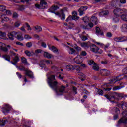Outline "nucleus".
Segmentation results:
<instances>
[{"mask_svg":"<svg viewBox=\"0 0 127 127\" xmlns=\"http://www.w3.org/2000/svg\"><path fill=\"white\" fill-rule=\"evenodd\" d=\"M47 82L50 88L54 90L56 93H66V86L64 85H61L58 88V82L56 81V79L55 78V76L54 75H50L48 77Z\"/></svg>","mask_w":127,"mask_h":127,"instance_id":"obj_1","label":"nucleus"},{"mask_svg":"<svg viewBox=\"0 0 127 127\" xmlns=\"http://www.w3.org/2000/svg\"><path fill=\"white\" fill-rule=\"evenodd\" d=\"M105 97L111 103H116L115 100H118V99L116 98V96H115V94L114 93L106 95H105Z\"/></svg>","mask_w":127,"mask_h":127,"instance_id":"obj_2","label":"nucleus"},{"mask_svg":"<svg viewBox=\"0 0 127 127\" xmlns=\"http://www.w3.org/2000/svg\"><path fill=\"white\" fill-rule=\"evenodd\" d=\"M47 3L44 1V0H41L40 2V5L38 4H35V7L37 8H41L42 9H43L45 8V5H46Z\"/></svg>","mask_w":127,"mask_h":127,"instance_id":"obj_3","label":"nucleus"},{"mask_svg":"<svg viewBox=\"0 0 127 127\" xmlns=\"http://www.w3.org/2000/svg\"><path fill=\"white\" fill-rule=\"evenodd\" d=\"M121 124H127V118L125 116H123L119 121L117 126L119 127Z\"/></svg>","mask_w":127,"mask_h":127,"instance_id":"obj_4","label":"nucleus"},{"mask_svg":"<svg viewBox=\"0 0 127 127\" xmlns=\"http://www.w3.org/2000/svg\"><path fill=\"white\" fill-rule=\"evenodd\" d=\"M88 7L87 6H81L79 9H78V12H79V15L80 16H82V15H84L85 14V11L88 9Z\"/></svg>","mask_w":127,"mask_h":127,"instance_id":"obj_5","label":"nucleus"},{"mask_svg":"<svg viewBox=\"0 0 127 127\" xmlns=\"http://www.w3.org/2000/svg\"><path fill=\"white\" fill-rule=\"evenodd\" d=\"M10 109H11L10 105L9 104H6L2 108V112L4 114H7V113H8L10 111Z\"/></svg>","mask_w":127,"mask_h":127,"instance_id":"obj_6","label":"nucleus"},{"mask_svg":"<svg viewBox=\"0 0 127 127\" xmlns=\"http://www.w3.org/2000/svg\"><path fill=\"white\" fill-rule=\"evenodd\" d=\"M113 12L116 16H120L121 14H123L124 11L120 8H116L114 10Z\"/></svg>","mask_w":127,"mask_h":127,"instance_id":"obj_7","label":"nucleus"},{"mask_svg":"<svg viewBox=\"0 0 127 127\" xmlns=\"http://www.w3.org/2000/svg\"><path fill=\"white\" fill-rule=\"evenodd\" d=\"M4 14L0 13V18H1V22H3V21H6L8 22H11V20L7 17H4Z\"/></svg>","mask_w":127,"mask_h":127,"instance_id":"obj_8","label":"nucleus"},{"mask_svg":"<svg viewBox=\"0 0 127 127\" xmlns=\"http://www.w3.org/2000/svg\"><path fill=\"white\" fill-rule=\"evenodd\" d=\"M114 40L116 42H124V41H127V38L126 37H115Z\"/></svg>","mask_w":127,"mask_h":127,"instance_id":"obj_9","label":"nucleus"},{"mask_svg":"<svg viewBox=\"0 0 127 127\" xmlns=\"http://www.w3.org/2000/svg\"><path fill=\"white\" fill-rule=\"evenodd\" d=\"M16 35H17V32L13 31L8 34V37L10 40H14V36L15 37Z\"/></svg>","mask_w":127,"mask_h":127,"instance_id":"obj_10","label":"nucleus"},{"mask_svg":"<svg viewBox=\"0 0 127 127\" xmlns=\"http://www.w3.org/2000/svg\"><path fill=\"white\" fill-rule=\"evenodd\" d=\"M74 62L76 64H81L83 62V58L81 56H77L75 58H74Z\"/></svg>","mask_w":127,"mask_h":127,"instance_id":"obj_11","label":"nucleus"},{"mask_svg":"<svg viewBox=\"0 0 127 127\" xmlns=\"http://www.w3.org/2000/svg\"><path fill=\"white\" fill-rule=\"evenodd\" d=\"M90 21L91 22H92V23H94L95 25H97V24L99 23V20H98V18L95 16H92L90 18Z\"/></svg>","mask_w":127,"mask_h":127,"instance_id":"obj_12","label":"nucleus"},{"mask_svg":"<svg viewBox=\"0 0 127 127\" xmlns=\"http://www.w3.org/2000/svg\"><path fill=\"white\" fill-rule=\"evenodd\" d=\"M96 34L98 36L101 35V36H104V32L99 27H96Z\"/></svg>","mask_w":127,"mask_h":127,"instance_id":"obj_13","label":"nucleus"},{"mask_svg":"<svg viewBox=\"0 0 127 127\" xmlns=\"http://www.w3.org/2000/svg\"><path fill=\"white\" fill-rule=\"evenodd\" d=\"M86 33L85 32H83L82 33V34L79 35V37L83 40V41H86L88 39V37L89 36V35L87 34L86 36L84 35Z\"/></svg>","mask_w":127,"mask_h":127,"instance_id":"obj_14","label":"nucleus"},{"mask_svg":"<svg viewBox=\"0 0 127 127\" xmlns=\"http://www.w3.org/2000/svg\"><path fill=\"white\" fill-rule=\"evenodd\" d=\"M99 47H97L95 44H93L90 46V49L92 51V52H94L95 53H96L97 51L98 50V48Z\"/></svg>","mask_w":127,"mask_h":127,"instance_id":"obj_15","label":"nucleus"},{"mask_svg":"<svg viewBox=\"0 0 127 127\" xmlns=\"http://www.w3.org/2000/svg\"><path fill=\"white\" fill-rule=\"evenodd\" d=\"M101 74L102 76H109L110 75V71L106 69H102L101 70Z\"/></svg>","mask_w":127,"mask_h":127,"instance_id":"obj_16","label":"nucleus"},{"mask_svg":"<svg viewBox=\"0 0 127 127\" xmlns=\"http://www.w3.org/2000/svg\"><path fill=\"white\" fill-rule=\"evenodd\" d=\"M72 18L73 19V20H78L79 18H80V17L78 16V13L76 11H73L72 12Z\"/></svg>","mask_w":127,"mask_h":127,"instance_id":"obj_17","label":"nucleus"},{"mask_svg":"<svg viewBox=\"0 0 127 127\" xmlns=\"http://www.w3.org/2000/svg\"><path fill=\"white\" fill-rule=\"evenodd\" d=\"M59 8L58 7V6H52L49 9V11L50 12H52V13H55V11L57 10Z\"/></svg>","mask_w":127,"mask_h":127,"instance_id":"obj_18","label":"nucleus"},{"mask_svg":"<svg viewBox=\"0 0 127 127\" xmlns=\"http://www.w3.org/2000/svg\"><path fill=\"white\" fill-rule=\"evenodd\" d=\"M26 75L28 76L29 78H31V79H33V78H34L33 73L30 70H26Z\"/></svg>","mask_w":127,"mask_h":127,"instance_id":"obj_19","label":"nucleus"},{"mask_svg":"<svg viewBox=\"0 0 127 127\" xmlns=\"http://www.w3.org/2000/svg\"><path fill=\"white\" fill-rule=\"evenodd\" d=\"M13 61L11 62V63H12V64H13V65H16V63H17V62H18L19 61V58L18 57V56H16L14 59H13Z\"/></svg>","mask_w":127,"mask_h":127,"instance_id":"obj_20","label":"nucleus"},{"mask_svg":"<svg viewBox=\"0 0 127 127\" xmlns=\"http://www.w3.org/2000/svg\"><path fill=\"white\" fill-rule=\"evenodd\" d=\"M33 29L36 32H40L42 30V28L40 26H36L33 27Z\"/></svg>","mask_w":127,"mask_h":127,"instance_id":"obj_21","label":"nucleus"},{"mask_svg":"<svg viewBox=\"0 0 127 127\" xmlns=\"http://www.w3.org/2000/svg\"><path fill=\"white\" fill-rule=\"evenodd\" d=\"M121 31L122 32H127V24H124L121 27Z\"/></svg>","mask_w":127,"mask_h":127,"instance_id":"obj_22","label":"nucleus"},{"mask_svg":"<svg viewBox=\"0 0 127 127\" xmlns=\"http://www.w3.org/2000/svg\"><path fill=\"white\" fill-rule=\"evenodd\" d=\"M15 37L18 40H19V41H22V40L24 39V37L22 36V35H21V34H17V36H16Z\"/></svg>","mask_w":127,"mask_h":127,"instance_id":"obj_23","label":"nucleus"},{"mask_svg":"<svg viewBox=\"0 0 127 127\" xmlns=\"http://www.w3.org/2000/svg\"><path fill=\"white\" fill-rule=\"evenodd\" d=\"M21 61L22 63H24V64H26V65H29L30 64L27 62V60L25 57H22L21 58Z\"/></svg>","mask_w":127,"mask_h":127,"instance_id":"obj_24","label":"nucleus"},{"mask_svg":"<svg viewBox=\"0 0 127 127\" xmlns=\"http://www.w3.org/2000/svg\"><path fill=\"white\" fill-rule=\"evenodd\" d=\"M66 68L67 71H73L74 70V65L68 64L66 66Z\"/></svg>","mask_w":127,"mask_h":127,"instance_id":"obj_25","label":"nucleus"},{"mask_svg":"<svg viewBox=\"0 0 127 127\" xmlns=\"http://www.w3.org/2000/svg\"><path fill=\"white\" fill-rule=\"evenodd\" d=\"M108 14H109V11L108 10L102 11L99 13L100 16H104V15H108Z\"/></svg>","mask_w":127,"mask_h":127,"instance_id":"obj_26","label":"nucleus"},{"mask_svg":"<svg viewBox=\"0 0 127 127\" xmlns=\"http://www.w3.org/2000/svg\"><path fill=\"white\" fill-rule=\"evenodd\" d=\"M81 47H84V48H89L90 47V45L88 43L83 42L81 43Z\"/></svg>","mask_w":127,"mask_h":127,"instance_id":"obj_27","label":"nucleus"},{"mask_svg":"<svg viewBox=\"0 0 127 127\" xmlns=\"http://www.w3.org/2000/svg\"><path fill=\"white\" fill-rule=\"evenodd\" d=\"M120 105H121L123 111H125V110H127V104H126V103L122 102Z\"/></svg>","mask_w":127,"mask_h":127,"instance_id":"obj_28","label":"nucleus"},{"mask_svg":"<svg viewBox=\"0 0 127 127\" xmlns=\"http://www.w3.org/2000/svg\"><path fill=\"white\" fill-rule=\"evenodd\" d=\"M96 91L99 96H103L104 95V91L101 89L96 88Z\"/></svg>","mask_w":127,"mask_h":127,"instance_id":"obj_29","label":"nucleus"},{"mask_svg":"<svg viewBox=\"0 0 127 127\" xmlns=\"http://www.w3.org/2000/svg\"><path fill=\"white\" fill-rule=\"evenodd\" d=\"M44 56L45 57H46L47 58H51L52 57V55L51 54L49 53L48 52H45L44 53Z\"/></svg>","mask_w":127,"mask_h":127,"instance_id":"obj_30","label":"nucleus"},{"mask_svg":"<svg viewBox=\"0 0 127 127\" xmlns=\"http://www.w3.org/2000/svg\"><path fill=\"white\" fill-rule=\"evenodd\" d=\"M49 49H50L54 53H56V52H58V50L54 46H52L51 48L49 47Z\"/></svg>","mask_w":127,"mask_h":127,"instance_id":"obj_31","label":"nucleus"},{"mask_svg":"<svg viewBox=\"0 0 127 127\" xmlns=\"http://www.w3.org/2000/svg\"><path fill=\"white\" fill-rule=\"evenodd\" d=\"M118 78H119V76L117 77L116 79H112L109 84H115L117 81H121V80H122L121 79H118Z\"/></svg>","mask_w":127,"mask_h":127,"instance_id":"obj_32","label":"nucleus"},{"mask_svg":"<svg viewBox=\"0 0 127 127\" xmlns=\"http://www.w3.org/2000/svg\"><path fill=\"white\" fill-rule=\"evenodd\" d=\"M3 58H4L5 60L7 61H10V56L8 55H4L2 56Z\"/></svg>","mask_w":127,"mask_h":127,"instance_id":"obj_33","label":"nucleus"},{"mask_svg":"<svg viewBox=\"0 0 127 127\" xmlns=\"http://www.w3.org/2000/svg\"><path fill=\"white\" fill-rule=\"evenodd\" d=\"M24 53L26 55V56H28V57H30V56L32 55L31 52L28 50L25 51Z\"/></svg>","mask_w":127,"mask_h":127,"instance_id":"obj_34","label":"nucleus"},{"mask_svg":"<svg viewBox=\"0 0 127 127\" xmlns=\"http://www.w3.org/2000/svg\"><path fill=\"white\" fill-rule=\"evenodd\" d=\"M121 19L124 21H127V15H124V14H123L121 16Z\"/></svg>","mask_w":127,"mask_h":127,"instance_id":"obj_35","label":"nucleus"},{"mask_svg":"<svg viewBox=\"0 0 127 127\" xmlns=\"http://www.w3.org/2000/svg\"><path fill=\"white\" fill-rule=\"evenodd\" d=\"M68 52L69 54H74L75 53V50L72 48L69 47Z\"/></svg>","mask_w":127,"mask_h":127,"instance_id":"obj_36","label":"nucleus"},{"mask_svg":"<svg viewBox=\"0 0 127 127\" xmlns=\"http://www.w3.org/2000/svg\"><path fill=\"white\" fill-rule=\"evenodd\" d=\"M82 20L85 23L89 22L90 21V18L88 17H84L82 18Z\"/></svg>","mask_w":127,"mask_h":127,"instance_id":"obj_37","label":"nucleus"},{"mask_svg":"<svg viewBox=\"0 0 127 127\" xmlns=\"http://www.w3.org/2000/svg\"><path fill=\"white\" fill-rule=\"evenodd\" d=\"M6 122V120H0V127H2V126H4Z\"/></svg>","mask_w":127,"mask_h":127,"instance_id":"obj_38","label":"nucleus"},{"mask_svg":"<svg viewBox=\"0 0 127 127\" xmlns=\"http://www.w3.org/2000/svg\"><path fill=\"white\" fill-rule=\"evenodd\" d=\"M74 70H76L78 72L81 71V67L78 65H74Z\"/></svg>","mask_w":127,"mask_h":127,"instance_id":"obj_39","label":"nucleus"},{"mask_svg":"<svg viewBox=\"0 0 127 127\" xmlns=\"http://www.w3.org/2000/svg\"><path fill=\"white\" fill-rule=\"evenodd\" d=\"M6 36V33H5V32L0 31V38H1L2 37H5Z\"/></svg>","mask_w":127,"mask_h":127,"instance_id":"obj_40","label":"nucleus"},{"mask_svg":"<svg viewBox=\"0 0 127 127\" xmlns=\"http://www.w3.org/2000/svg\"><path fill=\"white\" fill-rule=\"evenodd\" d=\"M71 20H74V19H73V17H72V16L69 15L65 20V21H66V22H68V21H71Z\"/></svg>","mask_w":127,"mask_h":127,"instance_id":"obj_41","label":"nucleus"},{"mask_svg":"<svg viewBox=\"0 0 127 127\" xmlns=\"http://www.w3.org/2000/svg\"><path fill=\"white\" fill-rule=\"evenodd\" d=\"M61 20H65V18H66V15L65 13L61 12Z\"/></svg>","mask_w":127,"mask_h":127,"instance_id":"obj_42","label":"nucleus"},{"mask_svg":"<svg viewBox=\"0 0 127 127\" xmlns=\"http://www.w3.org/2000/svg\"><path fill=\"white\" fill-rule=\"evenodd\" d=\"M17 68H18L20 71H25L26 72L27 71V70H25V68L23 66H20L19 67L17 66Z\"/></svg>","mask_w":127,"mask_h":127,"instance_id":"obj_43","label":"nucleus"},{"mask_svg":"<svg viewBox=\"0 0 127 127\" xmlns=\"http://www.w3.org/2000/svg\"><path fill=\"white\" fill-rule=\"evenodd\" d=\"M122 88H123V87L121 86H115L113 88V91H117V90H120V89H122Z\"/></svg>","mask_w":127,"mask_h":127,"instance_id":"obj_44","label":"nucleus"},{"mask_svg":"<svg viewBox=\"0 0 127 127\" xmlns=\"http://www.w3.org/2000/svg\"><path fill=\"white\" fill-rule=\"evenodd\" d=\"M26 46L28 48H30L32 46V43L31 42H28L26 44Z\"/></svg>","mask_w":127,"mask_h":127,"instance_id":"obj_45","label":"nucleus"},{"mask_svg":"<svg viewBox=\"0 0 127 127\" xmlns=\"http://www.w3.org/2000/svg\"><path fill=\"white\" fill-rule=\"evenodd\" d=\"M93 70H95V71H99V66L97 65V64H95L94 65L93 67Z\"/></svg>","mask_w":127,"mask_h":127,"instance_id":"obj_46","label":"nucleus"},{"mask_svg":"<svg viewBox=\"0 0 127 127\" xmlns=\"http://www.w3.org/2000/svg\"><path fill=\"white\" fill-rule=\"evenodd\" d=\"M88 63L90 66L96 64V63L93 60L88 61Z\"/></svg>","mask_w":127,"mask_h":127,"instance_id":"obj_47","label":"nucleus"},{"mask_svg":"<svg viewBox=\"0 0 127 127\" xmlns=\"http://www.w3.org/2000/svg\"><path fill=\"white\" fill-rule=\"evenodd\" d=\"M43 61L47 65H48V64H52V62L49 60H43Z\"/></svg>","mask_w":127,"mask_h":127,"instance_id":"obj_48","label":"nucleus"},{"mask_svg":"<svg viewBox=\"0 0 127 127\" xmlns=\"http://www.w3.org/2000/svg\"><path fill=\"white\" fill-rule=\"evenodd\" d=\"M87 26H88L89 29H91L94 26V24L91 22L90 23H88Z\"/></svg>","mask_w":127,"mask_h":127,"instance_id":"obj_49","label":"nucleus"},{"mask_svg":"<svg viewBox=\"0 0 127 127\" xmlns=\"http://www.w3.org/2000/svg\"><path fill=\"white\" fill-rule=\"evenodd\" d=\"M113 110L115 111V113L117 114H120V109L117 107H114Z\"/></svg>","mask_w":127,"mask_h":127,"instance_id":"obj_50","label":"nucleus"},{"mask_svg":"<svg viewBox=\"0 0 127 127\" xmlns=\"http://www.w3.org/2000/svg\"><path fill=\"white\" fill-rule=\"evenodd\" d=\"M25 25L26 26V27L28 28H27V30L29 31V30H32V29L30 27V25H29V24H28V23H25Z\"/></svg>","mask_w":127,"mask_h":127,"instance_id":"obj_51","label":"nucleus"},{"mask_svg":"<svg viewBox=\"0 0 127 127\" xmlns=\"http://www.w3.org/2000/svg\"><path fill=\"white\" fill-rule=\"evenodd\" d=\"M102 53H103V50L98 48L97 49V52L96 53H98L99 54H102Z\"/></svg>","mask_w":127,"mask_h":127,"instance_id":"obj_52","label":"nucleus"},{"mask_svg":"<svg viewBox=\"0 0 127 127\" xmlns=\"http://www.w3.org/2000/svg\"><path fill=\"white\" fill-rule=\"evenodd\" d=\"M5 10V6L0 5V11H4Z\"/></svg>","mask_w":127,"mask_h":127,"instance_id":"obj_53","label":"nucleus"},{"mask_svg":"<svg viewBox=\"0 0 127 127\" xmlns=\"http://www.w3.org/2000/svg\"><path fill=\"white\" fill-rule=\"evenodd\" d=\"M0 49L1 50H2V51H4V52H7V51H8V49L6 47H1Z\"/></svg>","mask_w":127,"mask_h":127,"instance_id":"obj_54","label":"nucleus"},{"mask_svg":"<svg viewBox=\"0 0 127 127\" xmlns=\"http://www.w3.org/2000/svg\"><path fill=\"white\" fill-rule=\"evenodd\" d=\"M24 38L25 39H31L32 37H31L29 35H25Z\"/></svg>","mask_w":127,"mask_h":127,"instance_id":"obj_55","label":"nucleus"},{"mask_svg":"<svg viewBox=\"0 0 127 127\" xmlns=\"http://www.w3.org/2000/svg\"><path fill=\"white\" fill-rule=\"evenodd\" d=\"M118 1H119V2L122 4H125V3L127 2L126 0H118Z\"/></svg>","mask_w":127,"mask_h":127,"instance_id":"obj_56","label":"nucleus"},{"mask_svg":"<svg viewBox=\"0 0 127 127\" xmlns=\"http://www.w3.org/2000/svg\"><path fill=\"white\" fill-rule=\"evenodd\" d=\"M81 27L83 29H89V26L88 25H81Z\"/></svg>","mask_w":127,"mask_h":127,"instance_id":"obj_57","label":"nucleus"},{"mask_svg":"<svg viewBox=\"0 0 127 127\" xmlns=\"http://www.w3.org/2000/svg\"><path fill=\"white\" fill-rule=\"evenodd\" d=\"M81 56H86L87 55V52L85 51H82L81 53Z\"/></svg>","mask_w":127,"mask_h":127,"instance_id":"obj_58","label":"nucleus"},{"mask_svg":"<svg viewBox=\"0 0 127 127\" xmlns=\"http://www.w3.org/2000/svg\"><path fill=\"white\" fill-rule=\"evenodd\" d=\"M66 11H68V8H64V9L61 10V12H63L64 13Z\"/></svg>","mask_w":127,"mask_h":127,"instance_id":"obj_59","label":"nucleus"},{"mask_svg":"<svg viewBox=\"0 0 127 127\" xmlns=\"http://www.w3.org/2000/svg\"><path fill=\"white\" fill-rule=\"evenodd\" d=\"M106 36L107 37H109V38H111V37H112V33H111V32H107L106 33Z\"/></svg>","mask_w":127,"mask_h":127,"instance_id":"obj_60","label":"nucleus"},{"mask_svg":"<svg viewBox=\"0 0 127 127\" xmlns=\"http://www.w3.org/2000/svg\"><path fill=\"white\" fill-rule=\"evenodd\" d=\"M13 17L14 18H17V17H18V14H17L16 13H14L13 14Z\"/></svg>","mask_w":127,"mask_h":127,"instance_id":"obj_61","label":"nucleus"},{"mask_svg":"<svg viewBox=\"0 0 127 127\" xmlns=\"http://www.w3.org/2000/svg\"><path fill=\"white\" fill-rule=\"evenodd\" d=\"M16 44L17 45H19L20 46H23V44L20 42H16Z\"/></svg>","mask_w":127,"mask_h":127,"instance_id":"obj_62","label":"nucleus"},{"mask_svg":"<svg viewBox=\"0 0 127 127\" xmlns=\"http://www.w3.org/2000/svg\"><path fill=\"white\" fill-rule=\"evenodd\" d=\"M113 20L114 22H118L119 18H118L117 17H115L113 19Z\"/></svg>","mask_w":127,"mask_h":127,"instance_id":"obj_63","label":"nucleus"},{"mask_svg":"<svg viewBox=\"0 0 127 127\" xmlns=\"http://www.w3.org/2000/svg\"><path fill=\"white\" fill-rule=\"evenodd\" d=\"M124 74H127V67H126L122 70Z\"/></svg>","mask_w":127,"mask_h":127,"instance_id":"obj_64","label":"nucleus"}]
</instances>
